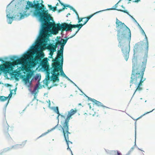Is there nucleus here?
Listing matches in <instances>:
<instances>
[{
    "mask_svg": "<svg viewBox=\"0 0 155 155\" xmlns=\"http://www.w3.org/2000/svg\"><path fill=\"white\" fill-rule=\"evenodd\" d=\"M116 27L119 29L118 31V36H120V35H118L120 34V33L124 34L126 33V31H127L129 33L130 38L131 32L130 30L124 23H122L117 18H116Z\"/></svg>",
    "mask_w": 155,
    "mask_h": 155,
    "instance_id": "nucleus-7",
    "label": "nucleus"
},
{
    "mask_svg": "<svg viewBox=\"0 0 155 155\" xmlns=\"http://www.w3.org/2000/svg\"><path fill=\"white\" fill-rule=\"evenodd\" d=\"M67 149H68V150H71V149L69 148V145H68V148H67Z\"/></svg>",
    "mask_w": 155,
    "mask_h": 155,
    "instance_id": "nucleus-39",
    "label": "nucleus"
},
{
    "mask_svg": "<svg viewBox=\"0 0 155 155\" xmlns=\"http://www.w3.org/2000/svg\"><path fill=\"white\" fill-rule=\"evenodd\" d=\"M39 85L37 84L36 86L34 88V90L32 91V93L35 94V96L38 91V89L39 88Z\"/></svg>",
    "mask_w": 155,
    "mask_h": 155,
    "instance_id": "nucleus-20",
    "label": "nucleus"
},
{
    "mask_svg": "<svg viewBox=\"0 0 155 155\" xmlns=\"http://www.w3.org/2000/svg\"><path fill=\"white\" fill-rule=\"evenodd\" d=\"M8 99V97H6L3 96H0V101L4 102Z\"/></svg>",
    "mask_w": 155,
    "mask_h": 155,
    "instance_id": "nucleus-23",
    "label": "nucleus"
},
{
    "mask_svg": "<svg viewBox=\"0 0 155 155\" xmlns=\"http://www.w3.org/2000/svg\"><path fill=\"white\" fill-rule=\"evenodd\" d=\"M50 51V55H51V56H52L53 54V53L54 52H53V51Z\"/></svg>",
    "mask_w": 155,
    "mask_h": 155,
    "instance_id": "nucleus-30",
    "label": "nucleus"
},
{
    "mask_svg": "<svg viewBox=\"0 0 155 155\" xmlns=\"http://www.w3.org/2000/svg\"><path fill=\"white\" fill-rule=\"evenodd\" d=\"M121 0H120L115 5L114 7H113L112 8H110L109 9L113 10H116L118 11L123 12L124 13H126L127 14H128L129 16H130L131 17H132V16L129 14V13L127 12V10H125V8L124 7L123 5H121L120 6L122 8H123V9H121L119 8H117L118 6V3L120 2V1Z\"/></svg>",
    "mask_w": 155,
    "mask_h": 155,
    "instance_id": "nucleus-15",
    "label": "nucleus"
},
{
    "mask_svg": "<svg viewBox=\"0 0 155 155\" xmlns=\"http://www.w3.org/2000/svg\"><path fill=\"white\" fill-rule=\"evenodd\" d=\"M34 53L32 50H31L27 52L21 58L17 59L13 63L15 65L21 64L23 65L28 60V65L29 67H35L37 64L40 63L42 68L47 71V77L49 78L50 69L49 68V65L47 58H44L42 60L44 56V54L41 52L36 53L35 57L34 58L32 54Z\"/></svg>",
    "mask_w": 155,
    "mask_h": 155,
    "instance_id": "nucleus-1",
    "label": "nucleus"
},
{
    "mask_svg": "<svg viewBox=\"0 0 155 155\" xmlns=\"http://www.w3.org/2000/svg\"><path fill=\"white\" fill-rule=\"evenodd\" d=\"M40 2V0H37V3L39 5L37 7H36V10L33 12V15L36 17H39L42 23L46 21H50L52 18L48 14V10H45V8L44 5Z\"/></svg>",
    "mask_w": 155,
    "mask_h": 155,
    "instance_id": "nucleus-5",
    "label": "nucleus"
},
{
    "mask_svg": "<svg viewBox=\"0 0 155 155\" xmlns=\"http://www.w3.org/2000/svg\"><path fill=\"white\" fill-rule=\"evenodd\" d=\"M128 0L129 1H132V0Z\"/></svg>",
    "mask_w": 155,
    "mask_h": 155,
    "instance_id": "nucleus-51",
    "label": "nucleus"
},
{
    "mask_svg": "<svg viewBox=\"0 0 155 155\" xmlns=\"http://www.w3.org/2000/svg\"><path fill=\"white\" fill-rule=\"evenodd\" d=\"M68 38H67L66 39H64L61 38V40L63 41V42L62 43V44L61 45L60 50L58 51L57 58H58V59H59V58H60V61H62V62L63 61V52L64 46L66 43Z\"/></svg>",
    "mask_w": 155,
    "mask_h": 155,
    "instance_id": "nucleus-12",
    "label": "nucleus"
},
{
    "mask_svg": "<svg viewBox=\"0 0 155 155\" xmlns=\"http://www.w3.org/2000/svg\"><path fill=\"white\" fill-rule=\"evenodd\" d=\"M84 21H85L84 20H83V21H82L84 22Z\"/></svg>",
    "mask_w": 155,
    "mask_h": 155,
    "instance_id": "nucleus-49",
    "label": "nucleus"
},
{
    "mask_svg": "<svg viewBox=\"0 0 155 155\" xmlns=\"http://www.w3.org/2000/svg\"><path fill=\"white\" fill-rule=\"evenodd\" d=\"M130 3V2H129L128 3V4Z\"/></svg>",
    "mask_w": 155,
    "mask_h": 155,
    "instance_id": "nucleus-52",
    "label": "nucleus"
},
{
    "mask_svg": "<svg viewBox=\"0 0 155 155\" xmlns=\"http://www.w3.org/2000/svg\"><path fill=\"white\" fill-rule=\"evenodd\" d=\"M90 100L93 102L94 103L97 105L98 107H104L109 108L108 107H106L102 105V104L100 102L97 101L96 100L94 99L90 98Z\"/></svg>",
    "mask_w": 155,
    "mask_h": 155,
    "instance_id": "nucleus-18",
    "label": "nucleus"
},
{
    "mask_svg": "<svg viewBox=\"0 0 155 155\" xmlns=\"http://www.w3.org/2000/svg\"><path fill=\"white\" fill-rule=\"evenodd\" d=\"M144 44L143 42H140L136 44L134 47V53H137L139 51H141L142 49L143 45Z\"/></svg>",
    "mask_w": 155,
    "mask_h": 155,
    "instance_id": "nucleus-16",
    "label": "nucleus"
},
{
    "mask_svg": "<svg viewBox=\"0 0 155 155\" xmlns=\"http://www.w3.org/2000/svg\"><path fill=\"white\" fill-rule=\"evenodd\" d=\"M63 42V41L61 40H61L60 41L59 40H57L55 43V45H57V47H58V45H61L62 44V43Z\"/></svg>",
    "mask_w": 155,
    "mask_h": 155,
    "instance_id": "nucleus-24",
    "label": "nucleus"
},
{
    "mask_svg": "<svg viewBox=\"0 0 155 155\" xmlns=\"http://www.w3.org/2000/svg\"><path fill=\"white\" fill-rule=\"evenodd\" d=\"M17 60L10 61H4L0 58V69L6 73H11L12 72V66L16 65L13 63Z\"/></svg>",
    "mask_w": 155,
    "mask_h": 155,
    "instance_id": "nucleus-6",
    "label": "nucleus"
},
{
    "mask_svg": "<svg viewBox=\"0 0 155 155\" xmlns=\"http://www.w3.org/2000/svg\"><path fill=\"white\" fill-rule=\"evenodd\" d=\"M147 60L144 61L141 60L140 62L137 61L136 58H134L132 60V73L130 83L137 84V86L134 94L137 91H140L143 89L141 87L142 83L145 80V79L143 78L144 72L146 68Z\"/></svg>",
    "mask_w": 155,
    "mask_h": 155,
    "instance_id": "nucleus-3",
    "label": "nucleus"
},
{
    "mask_svg": "<svg viewBox=\"0 0 155 155\" xmlns=\"http://www.w3.org/2000/svg\"><path fill=\"white\" fill-rule=\"evenodd\" d=\"M39 76V75H37L35 77V79L36 80H37L38 79Z\"/></svg>",
    "mask_w": 155,
    "mask_h": 155,
    "instance_id": "nucleus-35",
    "label": "nucleus"
},
{
    "mask_svg": "<svg viewBox=\"0 0 155 155\" xmlns=\"http://www.w3.org/2000/svg\"><path fill=\"white\" fill-rule=\"evenodd\" d=\"M9 16V14L7 15V17L8 18V23L9 24H11L13 21V19L14 18V17L13 16L10 17Z\"/></svg>",
    "mask_w": 155,
    "mask_h": 155,
    "instance_id": "nucleus-22",
    "label": "nucleus"
},
{
    "mask_svg": "<svg viewBox=\"0 0 155 155\" xmlns=\"http://www.w3.org/2000/svg\"><path fill=\"white\" fill-rule=\"evenodd\" d=\"M77 112V110L75 109L74 110L71 109L70 110V111L68 112L67 118L65 119L64 122L61 123L62 126V127H64V128H69L68 123L69 120L71 116L75 114Z\"/></svg>",
    "mask_w": 155,
    "mask_h": 155,
    "instance_id": "nucleus-10",
    "label": "nucleus"
},
{
    "mask_svg": "<svg viewBox=\"0 0 155 155\" xmlns=\"http://www.w3.org/2000/svg\"><path fill=\"white\" fill-rule=\"evenodd\" d=\"M12 92H11L10 94H9L8 96L7 97H8V98H10L11 97H12Z\"/></svg>",
    "mask_w": 155,
    "mask_h": 155,
    "instance_id": "nucleus-27",
    "label": "nucleus"
},
{
    "mask_svg": "<svg viewBox=\"0 0 155 155\" xmlns=\"http://www.w3.org/2000/svg\"><path fill=\"white\" fill-rule=\"evenodd\" d=\"M62 129L65 139L67 145H69L70 143L72 144V142L69 140L68 134H70V133L69 132V128H64L62 127Z\"/></svg>",
    "mask_w": 155,
    "mask_h": 155,
    "instance_id": "nucleus-14",
    "label": "nucleus"
},
{
    "mask_svg": "<svg viewBox=\"0 0 155 155\" xmlns=\"http://www.w3.org/2000/svg\"><path fill=\"white\" fill-rule=\"evenodd\" d=\"M141 31H142V33L145 36V38L146 39V43L145 44V45L146 47L145 50H146V52H147L148 51V41L147 38V37L146 35V34H145L144 31L142 29V30Z\"/></svg>",
    "mask_w": 155,
    "mask_h": 155,
    "instance_id": "nucleus-19",
    "label": "nucleus"
},
{
    "mask_svg": "<svg viewBox=\"0 0 155 155\" xmlns=\"http://www.w3.org/2000/svg\"><path fill=\"white\" fill-rule=\"evenodd\" d=\"M132 18H133V19L134 21H135L136 22H137V23L138 24V22H137V21L135 20V19L134 18H133V17H132Z\"/></svg>",
    "mask_w": 155,
    "mask_h": 155,
    "instance_id": "nucleus-40",
    "label": "nucleus"
},
{
    "mask_svg": "<svg viewBox=\"0 0 155 155\" xmlns=\"http://www.w3.org/2000/svg\"><path fill=\"white\" fill-rule=\"evenodd\" d=\"M75 13L77 16V18H79V16L78 14V13H77V11L75 12Z\"/></svg>",
    "mask_w": 155,
    "mask_h": 155,
    "instance_id": "nucleus-34",
    "label": "nucleus"
},
{
    "mask_svg": "<svg viewBox=\"0 0 155 155\" xmlns=\"http://www.w3.org/2000/svg\"><path fill=\"white\" fill-rule=\"evenodd\" d=\"M65 7H69V8H71V6H70L69 5H65Z\"/></svg>",
    "mask_w": 155,
    "mask_h": 155,
    "instance_id": "nucleus-36",
    "label": "nucleus"
},
{
    "mask_svg": "<svg viewBox=\"0 0 155 155\" xmlns=\"http://www.w3.org/2000/svg\"><path fill=\"white\" fill-rule=\"evenodd\" d=\"M56 7H53L52 9V10H53V11H54L56 10Z\"/></svg>",
    "mask_w": 155,
    "mask_h": 155,
    "instance_id": "nucleus-31",
    "label": "nucleus"
},
{
    "mask_svg": "<svg viewBox=\"0 0 155 155\" xmlns=\"http://www.w3.org/2000/svg\"><path fill=\"white\" fill-rule=\"evenodd\" d=\"M23 69H25V70L26 69L25 68H26L25 66L23 67Z\"/></svg>",
    "mask_w": 155,
    "mask_h": 155,
    "instance_id": "nucleus-41",
    "label": "nucleus"
},
{
    "mask_svg": "<svg viewBox=\"0 0 155 155\" xmlns=\"http://www.w3.org/2000/svg\"><path fill=\"white\" fill-rule=\"evenodd\" d=\"M140 0H132V1L133 2H138L140 1Z\"/></svg>",
    "mask_w": 155,
    "mask_h": 155,
    "instance_id": "nucleus-28",
    "label": "nucleus"
},
{
    "mask_svg": "<svg viewBox=\"0 0 155 155\" xmlns=\"http://www.w3.org/2000/svg\"><path fill=\"white\" fill-rule=\"evenodd\" d=\"M154 110V109H153V110H152L149 111V112H147V113H146L145 114H148L149 113H150V112H152L153 110Z\"/></svg>",
    "mask_w": 155,
    "mask_h": 155,
    "instance_id": "nucleus-37",
    "label": "nucleus"
},
{
    "mask_svg": "<svg viewBox=\"0 0 155 155\" xmlns=\"http://www.w3.org/2000/svg\"><path fill=\"white\" fill-rule=\"evenodd\" d=\"M48 6L51 10H52V9L53 7H52L51 5H48Z\"/></svg>",
    "mask_w": 155,
    "mask_h": 155,
    "instance_id": "nucleus-29",
    "label": "nucleus"
},
{
    "mask_svg": "<svg viewBox=\"0 0 155 155\" xmlns=\"http://www.w3.org/2000/svg\"><path fill=\"white\" fill-rule=\"evenodd\" d=\"M58 0L59 1H59H60V0Z\"/></svg>",
    "mask_w": 155,
    "mask_h": 155,
    "instance_id": "nucleus-56",
    "label": "nucleus"
},
{
    "mask_svg": "<svg viewBox=\"0 0 155 155\" xmlns=\"http://www.w3.org/2000/svg\"><path fill=\"white\" fill-rule=\"evenodd\" d=\"M141 155H144V154L142 152Z\"/></svg>",
    "mask_w": 155,
    "mask_h": 155,
    "instance_id": "nucleus-44",
    "label": "nucleus"
},
{
    "mask_svg": "<svg viewBox=\"0 0 155 155\" xmlns=\"http://www.w3.org/2000/svg\"><path fill=\"white\" fill-rule=\"evenodd\" d=\"M59 2L61 4V5L64 6V7L62 9L59 10V12H61V11L63 10H64L65 9V5L63 3H62L60 1H59Z\"/></svg>",
    "mask_w": 155,
    "mask_h": 155,
    "instance_id": "nucleus-26",
    "label": "nucleus"
},
{
    "mask_svg": "<svg viewBox=\"0 0 155 155\" xmlns=\"http://www.w3.org/2000/svg\"><path fill=\"white\" fill-rule=\"evenodd\" d=\"M70 15V13H68L67 14V15Z\"/></svg>",
    "mask_w": 155,
    "mask_h": 155,
    "instance_id": "nucleus-45",
    "label": "nucleus"
},
{
    "mask_svg": "<svg viewBox=\"0 0 155 155\" xmlns=\"http://www.w3.org/2000/svg\"><path fill=\"white\" fill-rule=\"evenodd\" d=\"M58 3L57 4V5H58Z\"/></svg>",
    "mask_w": 155,
    "mask_h": 155,
    "instance_id": "nucleus-55",
    "label": "nucleus"
},
{
    "mask_svg": "<svg viewBox=\"0 0 155 155\" xmlns=\"http://www.w3.org/2000/svg\"><path fill=\"white\" fill-rule=\"evenodd\" d=\"M55 112L58 114V117L60 116L62 119H65V117L64 116L60 114L58 107H56V109L55 110Z\"/></svg>",
    "mask_w": 155,
    "mask_h": 155,
    "instance_id": "nucleus-21",
    "label": "nucleus"
},
{
    "mask_svg": "<svg viewBox=\"0 0 155 155\" xmlns=\"http://www.w3.org/2000/svg\"><path fill=\"white\" fill-rule=\"evenodd\" d=\"M111 152L113 154H117V155H122V154L119 152L118 150H113Z\"/></svg>",
    "mask_w": 155,
    "mask_h": 155,
    "instance_id": "nucleus-25",
    "label": "nucleus"
},
{
    "mask_svg": "<svg viewBox=\"0 0 155 155\" xmlns=\"http://www.w3.org/2000/svg\"><path fill=\"white\" fill-rule=\"evenodd\" d=\"M140 28V29H141V31L142 30V29H142V28H141H141Z\"/></svg>",
    "mask_w": 155,
    "mask_h": 155,
    "instance_id": "nucleus-46",
    "label": "nucleus"
},
{
    "mask_svg": "<svg viewBox=\"0 0 155 155\" xmlns=\"http://www.w3.org/2000/svg\"><path fill=\"white\" fill-rule=\"evenodd\" d=\"M37 1L34 0L33 2V3L29 1H28L27 2V5L25 8V9L26 10V11L24 12H23L24 15L28 16H29L31 13L32 12V10H30L28 12H27V10H28L29 8H35V10H36V7H37L39 5L38 3L37 2Z\"/></svg>",
    "mask_w": 155,
    "mask_h": 155,
    "instance_id": "nucleus-9",
    "label": "nucleus"
},
{
    "mask_svg": "<svg viewBox=\"0 0 155 155\" xmlns=\"http://www.w3.org/2000/svg\"><path fill=\"white\" fill-rule=\"evenodd\" d=\"M8 136H10L9 134H8Z\"/></svg>",
    "mask_w": 155,
    "mask_h": 155,
    "instance_id": "nucleus-54",
    "label": "nucleus"
},
{
    "mask_svg": "<svg viewBox=\"0 0 155 155\" xmlns=\"http://www.w3.org/2000/svg\"><path fill=\"white\" fill-rule=\"evenodd\" d=\"M31 77V74L29 73H27L26 76H24L23 77V79L25 83L27 84H29V86H30L31 84V81H30V79Z\"/></svg>",
    "mask_w": 155,
    "mask_h": 155,
    "instance_id": "nucleus-17",
    "label": "nucleus"
},
{
    "mask_svg": "<svg viewBox=\"0 0 155 155\" xmlns=\"http://www.w3.org/2000/svg\"><path fill=\"white\" fill-rule=\"evenodd\" d=\"M17 145H15L14 146H13L12 147V148H13V147H16Z\"/></svg>",
    "mask_w": 155,
    "mask_h": 155,
    "instance_id": "nucleus-43",
    "label": "nucleus"
},
{
    "mask_svg": "<svg viewBox=\"0 0 155 155\" xmlns=\"http://www.w3.org/2000/svg\"><path fill=\"white\" fill-rule=\"evenodd\" d=\"M48 133V132H46L45 133H44L43 134H42L39 137H41L45 134H46L47 133Z\"/></svg>",
    "mask_w": 155,
    "mask_h": 155,
    "instance_id": "nucleus-33",
    "label": "nucleus"
},
{
    "mask_svg": "<svg viewBox=\"0 0 155 155\" xmlns=\"http://www.w3.org/2000/svg\"><path fill=\"white\" fill-rule=\"evenodd\" d=\"M138 26L139 27V28H141V26H140V25H139V24H138Z\"/></svg>",
    "mask_w": 155,
    "mask_h": 155,
    "instance_id": "nucleus-42",
    "label": "nucleus"
},
{
    "mask_svg": "<svg viewBox=\"0 0 155 155\" xmlns=\"http://www.w3.org/2000/svg\"><path fill=\"white\" fill-rule=\"evenodd\" d=\"M121 45H120V47H121Z\"/></svg>",
    "mask_w": 155,
    "mask_h": 155,
    "instance_id": "nucleus-50",
    "label": "nucleus"
},
{
    "mask_svg": "<svg viewBox=\"0 0 155 155\" xmlns=\"http://www.w3.org/2000/svg\"><path fill=\"white\" fill-rule=\"evenodd\" d=\"M133 149H134V148H131V149L132 150H133Z\"/></svg>",
    "mask_w": 155,
    "mask_h": 155,
    "instance_id": "nucleus-48",
    "label": "nucleus"
},
{
    "mask_svg": "<svg viewBox=\"0 0 155 155\" xmlns=\"http://www.w3.org/2000/svg\"><path fill=\"white\" fill-rule=\"evenodd\" d=\"M32 48H35V47L34 46H33L32 47Z\"/></svg>",
    "mask_w": 155,
    "mask_h": 155,
    "instance_id": "nucleus-47",
    "label": "nucleus"
},
{
    "mask_svg": "<svg viewBox=\"0 0 155 155\" xmlns=\"http://www.w3.org/2000/svg\"><path fill=\"white\" fill-rule=\"evenodd\" d=\"M71 9L75 13L76 12V10L72 7H71Z\"/></svg>",
    "mask_w": 155,
    "mask_h": 155,
    "instance_id": "nucleus-32",
    "label": "nucleus"
},
{
    "mask_svg": "<svg viewBox=\"0 0 155 155\" xmlns=\"http://www.w3.org/2000/svg\"><path fill=\"white\" fill-rule=\"evenodd\" d=\"M77 25H72L71 24H68L63 23L61 25L59 24L57 26L54 23H52L50 21H46L42 24L41 29L40 31V39L39 40V44L41 48L45 47V39L49 35V33L51 30L53 34H57L58 31L62 29V31H72V28H75Z\"/></svg>",
    "mask_w": 155,
    "mask_h": 155,
    "instance_id": "nucleus-2",
    "label": "nucleus"
},
{
    "mask_svg": "<svg viewBox=\"0 0 155 155\" xmlns=\"http://www.w3.org/2000/svg\"><path fill=\"white\" fill-rule=\"evenodd\" d=\"M66 78H67L69 81H71L70 80V79L68 77L66 76V77H65Z\"/></svg>",
    "mask_w": 155,
    "mask_h": 155,
    "instance_id": "nucleus-38",
    "label": "nucleus"
},
{
    "mask_svg": "<svg viewBox=\"0 0 155 155\" xmlns=\"http://www.w3.org/2000/svg\"><path fill=\"white\" fill-rule=\"evenodd\" d=\"M101 11H100L99 12H97L92 15H91L88 17H84V18H80L79 17V18H77L78 20V23H79L81 22V21H83V20H84V19H85V21H84V22L83 24H77V25H77V27H76L75 28H78V30L77 31H76L75 32V33L72 35L70 38H71L74 37V36H75L76 34L78 32V31L80 30V29L81 28V27L84 25H85L87 22L88 21L89 19H90L95 14H96L98 13L99 12H101Z\"/></svg>",
    "mask_w": 155,
    "mask_h": 155,
    "instance_id": "nucleus-8",
    "label": "nucleus"
},
{
    "mask_svg": "<svg viewBox=\"0 0 155 155\" xmlns=\"http://www.w3.org/2000/svg\"><path fill=\"white\" fill-rule=\"evenodd\" d=\"M53 62L52 64V67L51 68V73L52 74L51 76L52 80L54 82L56 81H59L58 76L60 75L58 72L60 71L61 74L63 77H66L63 70V62L60 61V63L59 59L58 58H55L53 60Z\"/></svg>",
    "mask_w": 155,
    "mask_h": 155,
    "instance_id": "nucleus-4",
    "label": "nucleus"
},
{
    "mask_svg": "<svg viewBox=\"0 0 155 155\" xmlns=\"http://www.w3.org/2000/svg\"><path fill=\"white\" fill-rule=\"evenodd\" d=\"M40 36L39 38V39H38V41H37V43L38 44V45L39 46V48L40 50H43L45 48H46L47 49H48L49 51H52L53 52H55L56 51V48H57V45H54L53 44H48V45L47 46V47H46V46H45V48H41V46H42V45L41 46H40L39 44L40 43V41H39V40L40 39ZM45 46H46V42L45 41Z\"/></svg>",
    "mask_w": 155,
    "mask_h": 155,
    "instance_id": "nucleus-13",
    "label": "nucleus"
},
{
    "mask_svg": "<svg viewBox=\"0 0 155 155\" xmlns=\"http://www.w3.org/2000/svg\"><path fill=\"white\" fill-rule=\"evenodd\" d=\"M42 3L43 2V1L42 0L41 1Z\"/></svg>",
    "mask_w": 155,
    "mask_h": 155,
    "instance_id": "nucleus-53",
    "label": "nucleus"
},
{
    "mask_svg": "<svg viewBox=\"0 0 155 155\" xmlns=\"http://www.w3.org/2000/svg\"><path fill=\"white\" fill-rule=\"evenodd\" d=\"M130 40L127 44H124L122 48V51L126 61L128 59L130 51Z\"/></svg>",
    "mask_w": 155,
    "mask_h": 155,
    "instance_id": "nucleus-11",
    "label": "nucleus"
}]
</instances>
